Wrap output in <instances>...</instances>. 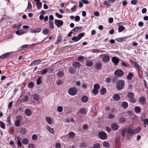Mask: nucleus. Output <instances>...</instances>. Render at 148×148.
I'll list each match as a JSON object with an SVG mask.
<instances>
[{
    "label": "nucleus",
    "mask_w": 148,
    "mask_h": 148,
    "mask_svg": "<svg viewBox=\"0 0 148 148\" xmlns=\"http://www.w3.org/2000/svg\"><path fill=\"white\" fill-rule=\"evenodd\" d=\"M47 72V69H45L42 70L41 71V74L42 75H44L46 74Z\"/></svg>",
    "instance_id": "57"
},
{
    "label": "nucleus",
    "mask_w": 148,
    "mask_h": 148,
    "mask_svg": "<svg viewBox=\"0 0 148 148\" xmlns=\"http://www.w3.org/2000/svg\"><path fill=\"white\" fill-rule=\"evenodd\" d=\"M102 64L100 62H97L94 65V67L95 69L98 70L100 69L102 67Z\"/></svg>",
    "instance_id": "9"
},
{
    "label": "nucleus",
    "mask_w": 148,
    "mask_h": 148,
    "mask_svg": "<svg viewBox=\"0 0 148 148\" xmlns=\"http://www.w3.org/2000/svg\"><path fill=\"white\" fill-rule=\"evenodd\" d=\"M37 8L38 9H40L42 6V3L40 2H37Z\"/></svg>",
    "instance_id": "40"
},
{
    "label": "nucleus",
    "mask_w": 148,
    "mask_h": 148,
    "mask_svg": "<svg viewBox=\"0 0 148 148\" xmlns=\"http://www.w3.org/2000/svg\"><path fill=\"white\" fill-rule=\"evenodd\" d=\"M42 32L43 34L46 35L48 34L49 32L48 29H45L42 30Z\"/></svg>",
    "instance_id": "43"
},
{
    "label": "nucleus",
    "mask_w": 148,
    "mask_h": 148,
    "mask_svg": "<svg viewBox=\"0 0 148 148\" xmlns=\"http://www.w3.org/2000/svg\"><path fill=\"white\" fill-rule=\"evenodd\" d=\"M49 27L51 28V29H54V26H53V23L52 21H49Z\"/></svg>",
    "instance_id": "45"
},
{
    "label": "nucleus",
    "mask_w": 148,
    "mask_h": 148,
    "mask_svg": "<svg viewBox=\"0 0 148 148\" xmlns=\"http://www.w3.org/2000/svg\"><path fill=\"white\" fill-rule=\"evenodd\" d=\"M127 98L130 99V102L132 103H135L136 101V99L134 98V95L132 92H129L127 95Z\"/></svg>",
    "instance_id": "3"
},
{
    "label": "nucleus",
    "mask_w": 148,
    "mask_h": 148,
    "mask_svg": "<svg viewBox=\"0 0 148 148\" xmlns=\"http://www.w3.org/2000/svg\"><path fill=\"white\" fill-rule=\"evenodd\" d=\"M109 3H110L108 2V1H105L103 2L104 4L105 5H106V6H109L110 5V4Z\"/></svg>",
    "instance_id": "62"
},
{
    "label": "nucleus",
    "mask_w": 148,
    "mask_h": 148,
    "mask_svg": "<svg viewBox=\"0 0 148 148\" xmlns=\"http://www.w3.org/2000/svg\"><path fill=\"white\" fill-rule=\"evenodd\" d=\"M141 129V128L139 127L134 129L130 127L127 128V135L126 137V139L128 140L131 139L134 135L139 133Z\"/></svg>",
    "instance_id": "1"
},
{
    "label": "nucleus",
    "mask_w": 148,
    "mask_h": 148,
    "mask_svg": "<svg viewBox=\"0 0 148 148\" xmlns=\"http://www.w3.org/2000/svg\"><path fill=\"white\" fill-rule=\"evenodd\" d=\"M46 120L48 123L49 124H51L52 123V120L49 117H47L46 118Z\"/></svg>",
    "instance_id": "44"
},
{
    "label": "nucleus",
    "mask_w": 148,
    "mask_h": 148,
    "mask_svg": "<svg viewBox=\"0 0 148 148\" xmlns=\"http://www.w3.org/2000/svg\"><path fill=\"white\" fill-rule=\"evenodd\" d=\"M55 23L57 27H59L63 24V22L61 20L55 19Z\"/></svg>",
    "instance_id": "7"
},
{
    "label": "nucleus",
    "mask_w": 148,
    "mask_h": 148,
    "mask_svg": "<svg viewBox=\"0 0 148 148\" xmlns=\"http://www.w3.org/2000/svg\"><path fill=\"white\" fill-rule=\"evenodd\" d=\"M23 99L24 101L25 102H26L29 99V97L27 95L25 96Z\"/></svg>",
    "instance_id": "58"
},
{
    "label": "nucleus",
    "mask_w": 148,
    "mask_h": 148,
    "mask_svg": "<svg viewBox=\"0 0 148 148\" xmlns=\"http://www.w3.org/2000/svg\"><path fill=\"white\" fill-rule=\"evenodd\" d=\"M19 117H20V116H18L16 117V119H17V120L15 121V125L16 127H19L20 125V121H21V119L20 117V119H18V118H17Z\"/></svg>",
    "instance_id": "12"
},
{
    "label": "nucleus",
    "mask_w": 148,
    "mask_h": 148,
    "mask_svg": "<svg viewBox=\"0 0 148 148\" xmlns=\"http://www.w3.org/2000/svg\"><path fill=\"white\" fill-rule=\"evenodd\" d=\"M125 85V82L123 80H119L117 82L116 88L118 90H121Z\"/></svg>",
    "instance_id": "2"
},
{
    "label": "nucleus",
    "mask_w": 148,
    "mask_h": 148,
    "mask_svg": "<svg viewBox=\"0 0 148 148\" xmlns=\"http://www.w3.org/2000/svg\"><path fill=\"white\" fill-rule=\"evenodd\" d=\"M103 146L105 147L108 148L109 147L110 145L108 142L104 141L103 143Z\"/></svg>",
    "instance_id": "36"
},
{
    "label": "nucleus",
    "mask_w": 148,
    "mask_h": 148,
    "mask_svg": "<svg viewBox=\"0 0 148 148\" xmlns=\"http://www.w3.org/2000/svg\"><path fill=\"white\" fill-rule=\"evenodd\" d=\"M82 29V27L79 26H76L73 28V31L75 32H77Z\"/></svg>",
    "instance_id": "34"
},
{
    "label": "nucleus",
    "mask_w": 148,
    "mask_h": 148,
    "mask_svg": "<svg viewBox=\"0 0 148 148\" xmlns=\"http://www.w3.org/2000/svg\"><path fill=\"white\" fill-rule=\"evenodd\" d=\"M22 142L23 144L26 145L29 143V141L27 139L25 138L22 140Z\"/></svg>",
    "instance_id": "30"
},
{
    "label": "nucleus",
    "mask_w": 148,
    "mask_h": 148,
    "mask_svg": "<svg viewBox=\"0 0 148 148\" xmlns=\"http://www.w3.org/2000/svg\"><path fill=\"white\" fill-rule=\"evenodd\" d=\"M68 92L70 95L74 96L77 93V90L74 87H71L69 89Z\"/></svg>",
    "instance_id": "6"
},
{
    "label": "nucleus",
    "mask_w": 148,
    "mask_h": 148,
    "mask_svg": "<svg viewBox=\"0 0 148 148\" xmlns=\"http://www.w3.org/2000/svg\"><path fill=\"white\" fill-rule=\"evenodd\" d=\"M114 75L116 77H121L123 76L124 72L121 69H116L114 72Z\"/></svg>",
    "instance_id": "5"
},
{
    "label": "nucleus",
    "mask_w": 148,
    "mask_h": 148,
    "mask_svg": "<svg viewBox=\"0 0 148 148\" xmlns=\"http://www.w3.org/2000/svg\"><path fill=\"white\" fill-rule=\"evenodd\" d=\"M0 126L3 129H5V125L2 121H0Z\"/></svg>",
    "instance_id": "41"
},
{
    "label": "nucleus",
    "mask_w": 148,
    "mask_h": 148,
    "mask_svg": "<svg viewBox=\"0 0 148 148\" xmlns=\"http://www.w3.org/2000/svg\"><path fill=\"white\" fill-rule=\"evenodd\" d=\"M41 30V29L40 28H37L31 29L30 32L32 33H38L40 32Z\"/></svg>",
    "instance_id": "17"
},
{
    "label": "nucleus",
    "mask_w": 148,
    "mask_h": 148,
    "mask_svg": "<svg viewBox=\"0 0 148 148\" xmlns=\"http://www.w3.org/2000/svg\"><path fill=\"white\" fill-rule=\"evenodd\" d=\"M32 139L34 140H36L37 139V136L35 134L33 135L32 137Z\"/></svg>",
    "instance_id": "55"
},
{
    "label": "nucleus",
    "mask_w": 148,
    "mask_h": 148,
    "mask_svg": "<svg viewBox=\"0 0 148 148\" xmlns=\"http://www.w3.org/2000/svg\"><path fill=\"white\" fill-rule=\"evenodd\" d=\"M61 147V145L60 143H57L55 145L56 148H60Z\"/></svg>",
    "instance_id": "61"
},
{
    "label": "nucleus",
    "mask_w": 148,
    "mask_h": 148,
    "mask_svg": "<svg viewBox=\"0 0 148 148\" xmlns=\"http://www.w3.org/2000/svg\"><path fill=\"white\" fill-rule=\"evenodd\" d=\"M75 136V133L73 132H69V137L71 139L73 138Z\"/></svg>",
    "instance_id": "27"
},
{
    "label": "nucleus",
    "mask_w": 148,
    "mask_h": 148,
    "mask_svg": "<svg viewBox=\"0 0 148 148\" xmlns=\"http://www.w3.org/2000/svg\"><path fill=\"white\" fill-rule=\"evenodd\" d=\"M112 129L114 130H116L119 128V126L116 123H113L112 124L111 126Z\"/></svg>",
    "instance_id": "11"
},
{
    "label": "nucleus",
    "mask_w": 148,
    "mask_h": 148,
    "mask_svg": "<svg viewBox=\"0 0 148 148\" xmlns=\"http://www.w3.org/2000/svg\"><path fill=\"white\" fill-rule=\"evenodd\" d=\"M41 77H38L37 81V84L38 85H39L41 84Z\"/></svg>",
    "instance_id": "51"
},
{
    "label": "nucleus",
    "mask_w": 148,
    "mask_h": 148,
    "mask_svg": "<svg viewBox=\"0 0 148 148\" xmlns=\"http://www.w3.org/2000/svg\"><path fill=\"white\" fill-rule=\"evenodd\" d=\"M34 86V84L32 82H29L28 84V86L29 88H32Z\"/></svg>",
    "instance_id": "33"
},
{
    "label": "nucleus",
    "mask_w": 148,
    "mask_h": 148,
    "mask_svg": "<svg viewBox=\"0 0 148 148\" xmlns=\"http://www.w3.org/2000/svg\"><path fill=\"white\" fill-rule=\"evenodd\" d=\"M125 29V28L123 26H120L118 28L119 32H121Z\"/></svg>",
    "instance_id": "42"
},
{
    "label": "nucleus",
    "mask_w": 148,
    "mask_h": 148,
    "mask_svg": "<svg viewBox=\"0 0 148 148\" xmlns=\"http://www.w3.org/2000/svg\"><path fill=\"white\" fill-rule=\"evenodd\" d=\"M93 87H94V89L97 90L99 88L100 86L98 84H95L94 85Z\"/></svg>",
    "instance_id": "49"
},
{
    "label": "nucleus",
    "mask_w": 148,
    "mask_h": 148,
    "mask_svg": "<svg viewBox=\"0 0 148 148\" xmlns=\"http://www.w3.org/2000/svg\"><path fill=\"white\" fill-rule=\"evenodd\" d=\"M47 129L51 133L53 134L54 131L53 129L51 128L49 125L46 126Z\"/></svg>",
    "instance_id": "29"
},
{
    "label": "nucleus",
    "mask_w": 148,
    "mask_h": 148,
    "mask_svg": "<svg viewBox=\"0 0 148 148\" xmlns=\"http://www.w3.org/2000/svg\"><path fill=\"white\" fill-rule=\"evenodd\" d=\"M86 65L88 67H91L93 64V62L91 61H87L86 63Z\"/></svg>",
    "instance_id": "28"
},
{
    "label": "nucleus",
    "mask_w": 148,
    "mask_h": 148,
    "mask_svg": "<svg viewBox=\"0 0 148 148\" xmlns=\"http://www.w3.org/2000/svg\"><path fill=\"white\" fill-rule=\"evenodd\" d=\"M32 111L31 110L29 109H26L25 111V115L27 116H29L32 114Z\"/></svg>",
    "instance_id": "18"
},
{
    "label": "nucleus",
    "mask_w": 148,
    "mask_h": 148,
    "mask_svg": "<svg viewBox=\"0 0 148 148\" xmlns=\"http://www.w3.org/2000/svg\"><path fill=\"white\" fill-rule=\"evenodd\" d=\"M69 72L71 74H73L75 72V69L73 67H69L68 68Z\"/></svg>",
    "instance_id": "16"
},
{
    "label": "nucleus",
    "mask_w": 148,
    "mask_h": 148,
    "mask_svg": "<svg viewBox=\"0 0 148 148\" xmlns=\"http://www.w3.org/2000/svg\"><path fill=\"white\" fill-rule=\"evenodd\" d=\"M14 55V53L13 52H10L7 53H5L3 54H2L1 56H10V55Z\"/></svg>",
    "instance_id": "48"
},
{
    "label": "nucleus",
    "mask_w": 148,
    "mask_h": 148,
    "mask_svg": "<svg viewBox=\"0 0 148 148\" xmlns=\"http://www.w3.org/2000/svg\"><path fill=\"white\" fill-rule=\"evenodd\" d=\"M27 130L26 128L22 127L20 130V132L23 135H25L27 133Z\"/></svg>",
    "instance_id": "25"
},
{
    "label": "nucleus",
    "mask_w": 148,
    "mask_h": 148,
    "mask_svg": "<svg viewBox=\"0 0 148 148\" xmlns=\"http://www.w3.org/2000/svg\"><path fill=\"white\" fill-rule=\"evenodd\" d=\"M57 111L58 112H61L63 110V108L62 106H58L57 108Z\"/></svg>",
    "instance_id": "46"
},
{
    "label": "nucleus",
    "mask_w": 148,
    "mask_h": 148,
    "mask_svg": "<svg viewBox=\"0 0 148 148\" xmlns=\"http://www.w3.org/2000/svg\"><path fill=\"white\" fill-rule=\"evenodd\" d=\"M81 100L83 102L86 103L88 101V98L86 96H84L82 97Z\"/></svg>",
    "instance_id": "19"
},
{
    "label": "nucleus",
    "mask_w": 148,
    "mask_h": 148,
    "mask_svg": "<svg viewBox=\"0 0 148 148\" xmlns=\"http://www.w3.org/2000/svg\"><path fill=\"white\" fill-rule=\"evenodd\" d=\"M100 145L99 143L95 144L93 146V148H100Z\"/></svg>",
    "instance_id": "47"
},
{
    "label": "nucleus",
    "mask_w": 148,
    "mask_h": 148,
    "mask_svg": "<svg viewBox=\"0 0 148 148\" xmlns=\"http://www.w3.org/2000/svg\"><path fill=\"white\" fill-rule=\"evenodd\" d=\"M141 109L140 107L136 106L134 108V110L136 113H140L141 111Z\"/></svg>",
    "instance_id": "22"
},
{
    "label": "nucleus",
    "mask_w": 148,
    "mask_h": 148,
    "mask_svg": "<svg viewBox=\"0 0 148 148\" xmlns=\"http://www.w3.org/2000/svg\"><path fill=\"white\" fill-rule=\"evenodd\" d=\"M62 40L61 36H59L57 38V40L55 42V44H57L61 42Z\"/></svg>",
    "instance_id": "35"
},
{
    "label": "nucleus",
    "mask_w": 148,
    "mask_h": 148,
    "mask_svg": "<svg viewBox=\"0 0 148 148\" xmlns=\"http://www.w3.org/2000/svg\"><path fill=\"white\" fill-rule=\"evenodd\" d=\"M10 117L9 116H8L7 118V125L8 126V127L10 126L11 123H10Z\"/></svg>",
    "instance_id": "38"
},
{
    "label": "nucleus",
    "mask_w": 148,
    "mask_h": 148,
    "mask_svg": "<svg viewBox=\"0 0 148 148\" xmlns=\"http://www.w3.org/2000/svg\"><path fill=\"white\" fill-rule=\"evenodd\" d=\"M143 123L144 125H148V119H145L143 120Z\"/></svg>",
    "instance_id": "64"
},
{
    "label": "nucleus",
    "mask_w": 148,
    "mask_h": 148,
    "mask_svg": "<svg viewBox=\"0 0 148 148\" xmlns=\"http://www.w3.org/2000/svg\"><path fill=\"white\" fill-rule=\"evenodd\" d=\"M81 65V64L78 62H74L72 64V66L74 68H79Z\"/></svg>",
    "instance_id": "14"
},
{
    "label": "nucleus",
    "mask_w": 148,
    "mask_h": 148,
    "mask_svg": "<svg viewBox=\"0 0 148 148\" xmlns=\"http://www.w3.org/2000/svg\"><path fill=\"white\" fill-rule=\"evenodd\" d=\"M102 60L104 62H108L110 60V58L109 56H104L102 58Z\"/></svg>",
    "instance_id": "23"
},
{
    "label": "nucleus",
    "mask_w": 148,
    "mask_h": 148,
    "mask_svg": "<svg viewBox=\"0 0 148 148\" xmlns=\"http://www.w3.org/2000/svg\"><path fill=\"white\" fill-rule=\"evenodd\" d=\"M98 136L101 140H106L107 138V135L105 132L102 131L98 133Z\"/></svg>",
    "instance_id": "4"
},
{
    "label": "nucleus",
    "mask_w": 148,
    "mask_h": 148,
    "mask_svg": "<svg viewBox=\"0 0 148 148\" xmlns=\"http://www.w3.org/2000/svg\"><path fill=\"white\" fill-rule=\"evenodd\" d=\"M63 83V82L61 80H59L57 82L56 84L58 85H61Z\"/></svg>",
    "instance_id": "60"
},
{
    "label": "nucleus",
    "mask_w": 148,
    "mask_h": 148,
    "mask_svg": "<svg viewBox=\"0 0 148 148\" xmlns=\"http://www.w3.org/2000/svg\"><path fill=\"white\" fill-rule=\"evenodd\" d=\"M145 98L144 97H140L139 99V103L141 104H145Z\"/></svg>",
    "instance_id": "10"
},
{
    "label": "nucleus",
    "mask_w": 148,
    "mask_h": 148,
    "mask_svg": "<svg viewBox=\"0 0 148 148\" xmlns=\"http://www.w3.org/2000/svg\"><path fill=\"white\" fill-rule=\"evenodd\" d=\"M76 6L74 5L73 6V7L71 8V10L73 12L76 11Z\"/></svg>",
    "instance_id": "53"
},
{
    "label": "nucleus",
    "mask_w": 148,
    "mask_h": 148,
    "mask_svg": "<svg viewBox=\"0 0 148 148\" xmlns=\"http://www.w3.org/2000/svg\"><path fill=\"white\" fill-rule=\"evenodd\" d=\"M33 98L35 100H38L39 99L38 96L36 94L34 95Z\"/></svg>",
    "instance_id": "50"
},
{
    "label": "nucleus",
    "mask_w": 148,
    "mask_h": 148,
    "mask_svg": "<svg viewBox=\"0 0 148 148\" xmlns=\"http://www.w3.org/2000/svg\"><path fill=\"white\" fill-rule=\"evenodd\" d=\"M126 119L124 117H120L118 119V121L120 123H123L126 121Z\"/></svg>",
    "instance_id": "26"
},
{
    "label": "nucleus",
    "mask_w": 148,
    "mask_h": 148,
    "mask_svg": "<svg viewBox=\"0 0 148 148\" xmlns=\"http://www.w3.org/2000/svg\"><path fill=\"white\" fill-rule=\"evenodd\" d=\"M78 113H79L83 114H86V112L85 109L84 108H81L78 112Z\"/></svg>",
    "instance_id": "21"
},
{
    "label": "nucleus",
    "mask_w": 148,
    "mask_h": 148,
    "mask_svg": "<svg viewBox=\"0 0 148 148\" xmlns=\"http://www.w3.org/2000/svg\"><path fill=\"white\" fill-rule=\"evenodd\" d=\"M133 76V74L131 73H128V75L127 76V79L129 80H131L132 79V78Z\"/></svg>",
    "instance_id": "31"
},
{
    "label": "nucleus",
    "mask_w": 148,
    "mask_h": 148,
    "mask_svg": "<svg viewBox=\"0 0 148 148\" xmlns=\"http://www.w3.org/2000/svg\"><path fill=\"white\" fill-rule=\"evenodd\" d=\"M41 60H36L33 61L30 64V66H34L35 65H38L41 62Z\"/></svg>",
    "instance_id": "8"
},
{
    "label": "nucleus",
    "mask_w": 148,
    "mask_h": 148,
    "mask_svg": "<svg viewBox=\"0 0 148 148\" xmlns=\"http://www.w3.org/2000/svg\"><path fill=\"white\" fill-rule=\"evenodd\" d=\"M93 93L94 95H96L97 94L98 91L97 90L93 89L92 90Z\"/></svg>",
    "instance_id": "59"
},
{
    "label": "nucleus",
    "mask_w": 148,
    "mask_h": 148,
    "mask_svg": "<svg viewBox=\"0 0 148 148\" xmlns=\"http://www.w3.org/2000/svg\"><path fill=\"white\" fill-rule=\"evenodd\" d=\"M128 104L126 101L123 102L121 103V107L124 109L127 108L128 107Z\"/></svg>",
    "instance_id": "15"
},
{
    "label": "nucleus",
    "mask_w": 148,
    "mask_h": 148,
    "mask_svg": "<svg viewBox=\"0 0 148 148\" xmlns=\"http://www.w3.org/2000/svg\"><path fill=\"white\" fill-rule=\"evenodd\" d=\"M113 62L115 65H116L119 62V59L115 57H114L112 58V59Z\"/></svg>",
    "instance_id": "13"
},
{
    "label": "nucleus",
    "mask_w": 148,
    "mask_h": 148,
    "mask_svg": "<svg viewBox=\"0 0 148 148\" xmlns=\"http://www.w3.org/2000/svg\"><path fill=\"white\" fill-rule=\"evenodd\" d=\"M23 32L22 30H21L20 31L18 30L16 31V34L18 35H20L23 34Z\"/></svg>",
    "instance_id": "54"
},
{
    "label": "nucleus",
    "mask_w": 148,
    "mask_h": 148,
    "mask_svg": "<svg viewBox=\"0 0 148 148\" xmlns=\"http://www.w3.org/2000/svg\"><path fill=\"white\" fill-rule=\"evenodd\" d=\"M127 128H125L121 132L122 135L124 137L125 136V133H126L127 134Z\"/></svg>",
    "instance_id": "32"
},
{
    "label": "nucleus",
    "mask_w": 148,
    "mask_h": 148,
    "mask_svg": "<svg viewBox=\"0 0 148 148\" xmlns=\"http://www.w3.org/2000/svg\"><path fill=\"white\" fill-rule=\"evenodd\" d=\"M100 92L101 95H105L106 92V89L103 87L100 90Z\"/></svg>",
    "instance_id": "24"
},
{
    "label": "nucleus",
    "mask_w": 148,
    "mask_h": 148,
    "mask_svg": "<svg viewBox=\"0 0 148 148\" xmlns=\"http://www.w3.org/2000/svg\"><path fill=\"white\" fill-rule=\"evenodd\" d=\"M80 19V18L79 16H76L75 17V20L76 22L79 21Z\"/></svg>",
    "instance_id": "63"
},
{
    "label": "nucleus",
    "mask_w": 148,
    "mask_h": 148,
    "mask_svg": "<svg viewBox=\"0 0 148 148\" xmlns=\"http://www.w3.org/2000/svg\"><path fill=\"white\" fill-rule=\"evenodd\" d=\"M57 75L58 77H62L64 76V73L62 71H59L57 73Z\"/></svg>",
    "instance_id": "37"
},
{
    "label": "nucleus",
    "mask_w": 148,
    "mask_h": 148,
    "mask_svg": "<svg viewBox=\"0 0 148 148\" xmlns=\"http://www.w3.org/2000/svg\"><path fill=\"white\" fill-rule=\"evenodd\" d=\"M113 98L114 100L116 101H118L120 99V97L119 95L118 94H116L114 95Z\"/></svg>",
    "instance_id": "20"
},
{
    "label": "nucleus",
    "mask_w": 148,
    "mask_h": 148,
    "mask_svg": "<svg viewBox=\"0 0 148 148\" xmlns=\"http://www.w3.org/2000/svg\"><path fill=\"white\" fill-rule=\"evenodd\" d=\"M79 62H81L84 60V59L83 56H79L77 58Z\"/></svg>",
    "instance_id": "56"
},
{
    "label": "nucleus",
    "mask_w": 148,
    "mask_h": 148,
    "mask_svg": "<svg viewBox=\"0 0 148 148\" xmlns=\"http://www.w3.org/2000/svg\"><path fill=\"white\" fill-rule=\"evenodd\" d=\"M84 33H81L79 34L77 36L78 39L79 40H80L81 38L84 36Z\"/></svg>",
    "instance_id": "39"
},
{
    "label": "nucleus",
    "mask_w": 148,
    "mask_h": 148,
    "mask_svg": "<svg viewBox=\"0 0 148 148\" xmlns=\"http://www.w3.org/2000/svg\"><path fill=\"white\" fill-rule=\"evenodd\" d=\"M32 5L31 2L29 1L28 2L27 9H31Z\"/></svg>",
    "instance_id": "52"
}]
</instances>
